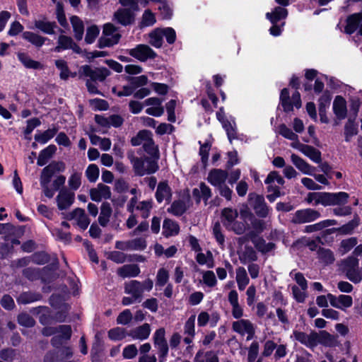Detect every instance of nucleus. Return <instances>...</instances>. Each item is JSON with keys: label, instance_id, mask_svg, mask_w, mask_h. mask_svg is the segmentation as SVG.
<instances>
[{"label": "nucleus", "instance_id": "nucleus-9", "mask_svg": "<svg viewBox=\"0 0 362 362\" xmlns=\"http://www.w3.org/2000/svg\"><path fill=\"white\" fill-rule=\"evenodd\" d=\"M248 201L257 216L266 218L269 215V209L267 206L263 196L251 193L248 196Z\"/></svg>", "mask_w": 362, "mask_h": 362}, {"label": "nucleus", "instance_id": "nucleus-50", "mask_svg": "<svg viewBox=\"0 0 362 362\" xmlns=\"http://www.w3.org/2000/svg\"><path fill=\"white\" fill-rule=\"evenodd\" d=\"M127 335H129V333L126 332V329L119 327L112 328L108 332V337L112 341L122 340Z\"/></svg>", "mask_w": 362, "mask_h": 362}, {"label": "nucleus", "instance_id": "nucleus-1", "mask_svg": "<svg viewBox=\"0 0 362 362\" xmlns=\"http://www.w3.org/2000/svg\"><path fill=\"white\" fill-rule=\"evenodd\" d=\"M228 177L227 171L213 169L208 174L207 181L218 191L221 196L229 201L231 199L233 191L226 185Z\"/></svg>", "mask_w": 362, "mask_h": 362}, {"label": "nucleus", "instance_id": "nucleus-33", "mask_svg": "<svg viewBox=\"0 0 362 362\" xmlns=\"http://www.w3.org/2000/svg\"><path fill=\"white\" fill-rule=\"evenodd\" d=\"M22 37L38 48L41 47L45 44L46 40H48L47 37H42L37 33L30 31L23 32L22 34Z\"/></svg>", "mask_w": 362, "mask_h": 362}, {"label": "nucleus", "instance_id": "nucleus-3", "mask_svg": "<svg viewBox=\"0 0 362 362\" xmlns=\"http://www.w3.org/2000/svg\"><path fill=\"white\" fill-rule=\"evenodd\" d=\"M42 332L47 337L54 335L51 343L53 346L59 348L71 338V327L70 325H65L56 327H45Z\"/></svg>", "mask_w": 362, "mask_h": 362}, {"label": "nucleus", "instance_id": "nucleus-56", "mask_svg": "<svg viewBox=\"0 0 362 362\" xmlns=\"http://www.w3.org/2000/svg\"><path fill=\"white\" fill-rule=\"evenodd\" d=\"M258 354L259 344L257 341H253L250 344L248 350V362H261L260 359H257Z\"/></svg>", "mask_w": 362, "mask_h": 362}, {"label": "nucleus", "instance_id": "nucleus-46", "mask_svg": "<svg viewBox=\"0 0 362 362\" xmlns=\"http://www.w3.org/2000/svg\"><path fill=\"white\" fill-rule=\"evenodd\" d=\"M318 259L325 264H332L334 262V255L332 250L320 248L317 252Z\"/></svg>", "mask_w": 362, "mask_h": 362}, {"label": "nucleus", "instance_id": "nucleus-24", "mask_svg": "<svg viewBox=\"0 0 362 362\" xmlns=\"http://www.w3.org/2000/svg\"><path fill=\"white\" fill-rule=\"evenodd\" d=\"M115 20L122 25H128L133 23L134 17L132 11L128 8H119L114 15Z\"/></svg>", "mask_w": 362, "mask_h": 362}, {"label": "nucleus", "instance_id": "nucleus-47", "mask_svg": "<svg viewBox=\"0 0 362 362\" xmlns=\"http://www.w3.org/2000/svg\"><path fill=\"white\" fill-rule=\"evenodd\" d=\"M252 242L256 249L262 253L271 252L274 249V243H266V241L262 238H256L253 240Z\"/></svg>", "mask_w": 362, "mask_h": 362}, {"label": "nucleus", "instance_id": "nucleus-54", "mask_svg": "<svg viewBox=\"0 0 362 362\" xmlns=\"http://www.w3.org/2000/svg\"><path fill=\"white\" fill-rule=\"evenodd\" d=\"M55 66L60 71L59 76L61 79L66 80L70 76V71L66 62L64 59H57L55 61Z\"/></svg>", "mask_w": 362, "mask_h": 362}, {"label": "nucleus", "instance_id": "nucleus-6", "mask_svg": "<svg viewBox=\"0 0 362 362\" xmlns=\"http://www.w3.org/2000/svg\"><path fill=\"white\" fill-rule=\"evenodd\" d=\"M233 332L241 337H246V339L250 341L254 338L255 334V327L249 320L240 319L232 323Z\"/></svg>", "mask_w": 362, "mask_h": 362}, {"label": "nucleus", "instance_id": "nucleus-19", "mask_svg": "<svg viewBox=\"0 0 362 362\" xmlns=\"http://www.w3.org/2000/svg\"><path fill=\"white\" fill-rule=\"evenodd\" d=\"M333 112L338 119H344L347 115L346 100L341 95H337L333 101Z\"/></svg>", "mask_w": 362, "mask_h": 362}, {"label": "nucleus", "instance_id": "nucleus-25", "mask_svg": "<svg viewBox=\"0 0 362 362\" xmlns=\"http://www.w3.org/2000/svg\"><path fill=\"white\" fill-rule=\"evenodd\" d=\"M151 327L148 323L132 329L129 332L130 336L134 340L143 341L148 338L151 333Z\"/></svg>", "mask_w": 362, "mask_h": 362}, {"label": "nucleus", "instance_id": "nucleus-13", "mask_svg": "<svg viewBox=\"0 0 362 362\" xmlns=\"http://www.w3.org/2000/svg\"><path fill=\"white\" fill-rule=\"evenodd\" d=\"M344 264L346 276L351 281L357 284L362 281V273L358 269V260L356 258L349 257Z\"/></svg>", "mask_w": 362, "mask_h": 362}, {"label": "nucleus", "instance_id": "nucleus-59", "mask_svg": "<svg viewBox=\"0 0 362 362\" xmlns=\"http://www.w3.org/2000/svg\"><path fill=\"white\" fill-rule=\"evenodd\" d=\"M202 280L204 284L209 287H214L217 284L215 274L213 271L208 270L203 273Z\"/></svg>", "mask_w": 362, "mask_h": 362}, {"label": "nucleus", "instance_id": "nucleus-27", "mask_svg": "<svg viewBox=\"0 0 362 362\" xmlns=\"http://www.w3.org/2000/svg\"><path fill=\"white\" fill-rule=\"evenodd\" d=\"M189 206V199L188 197L183 198L175 201L168 209V212L174 216H179L183 214Z\"/></svg>", "mask_w": 362, "mask_h": 362}, {"label": "nucleus", "instance_id": "nucleus-29", "mask_svg": "<svg viewBox=\"0 0 362 362\" xmlns=\"http://www.w3.org/2000/svg\"><path fill=\"white\" fill-rule=\"evenodd\" d=\"M34 27L45 34L52 35L54 33V28L57 27L55 22H51L46 18L35 20Z\"/></svg>", "mask_w": 362, "mask_h": 362}, {"label": "nucleus", "instance_id": "nucleus-57", "mask_svg": "<svg viewBox=\"0 0 362 362\" xmlns=\"http://www.w3.org/2000/svg\"><path fill=\"white\" fill-rule=\"evenodd\" d=\"M132 250L143 251L147 247L145 237H139L130 240Z\"/></svg>", "mask_w": 362, "mask_h": 362}, {"label": "nucleus", "instance_id": "nucleus-61", "mask_svg": "<svg viewBox=\"0 0 362 362\" xmlns=\"http://www.w3.org/2000/svg\"><path fill=\"white\" fill-rule=\"evenodd\" d=\"M86 175L90 182H95L99 177V168L95 164H90L86 170Z\"/></svg>", "mask_w": 362, "mask_h": 362}, {"label": "nucleus", "instance_id": "nucleus-11", "mask_svg": "<svg viewBox=\"0 0 362 362\" xmlns=\"http://www.w3.org/2000/svg\"><path fill=\"white\" fill-rule=\"evenodd\" d=\"M216 117L226 132L230 142L232 141V139H236V124L234 118H231L230 120L228 119L226 117L223 107H221L216 112Z\"/></svg>", "mask_w": 362, "mask_h": 362}, {"label": "nucleus", "instance_id": "nucleus-18", "mask_svg": "<svg viewBox=\"0 0 362 362\" xmlns=\"http://www.w3.org/2000/svg\"><path fill=\"white\" fill-rule=\"evenodd\" d=\"M291 160L296 168L303 174L314 175L316 168L310 165L305 160L294 153L291 156Z\"/></svg>", "mask_w": 362, "mask_h": 362}, {"label": "nucleus", "instance_id": "nucleus-48", "mask_svg": "<svg viewBox=\"0 0 362 362\" xmlns=\"http://www.w3.org/2000/svg\"><path fill=\"white\" fill-rule=\"evenodd\" d=\"M349 194L344 192H331V206L345 204L349 199Z\"/></svg>", "mask_w": 362, "mask_h": 362}, {"label": "nucleus", "instance_id": "nucleus-12", "mask_svg": "<svg viewBox=\"0 0 362 362\" xmlns=\"http://www.w3.org/2000/svg\"><path fill=\"white\" fill-rule=\"evenodd\" d=\"M127 53L141 62H146L148 59H153L156 57L155 52L149 46L143 44L128 49Z\"/></svg>", "mask_w": 362, "mask_h": 362}, {"label": "nucleus", "instance_id": "nucleus-42", "mask_svg": "<svg viewBox=\"0 0 362 362\" xmlns=\"http://www.w3.org/2000/svg\"><path fill=\"white\" fill-rule=\"evenodd\" d=\"M112 214V208L108 203H103L100 207V213L98 217V222L102 226H105L110 221Z\"/></svg>", "mask_w": 362, "mask_h": 362}, {"label": "nucleus", "instance_id": "nucleus-53", "mask_svg": "<svg viewBox=\"0 0 362 362\" xmlns=\"http://www.w3.org/2000/svg\"><path fill=\"white\" fill-rule=\"evenodd\" d=\"M257 259V254L251 247L245 248V251L240 256V260L243 264L255 262Z\"/></svg>", "mask_w": 362, "mask_h": 362}, {"label": "nucleus", "instance_id": "nucleus-43", "mask_svg": "<svg viewBox=\"0 0 362 362\" xmlns=\"http://www.w3.org/2000/svg\"><path fill=\"white\" fill-rule=\"evenodd\" d=\"M149 43L156 48H160L163 45V35L162 28H156L151 31L149 35Z\"/></svg>", "mask_w": 362, "mask_h": 362}, {"label": "nucleus", "instance_id": "nucleus-64", "mask_svg": "<svg viewBox=\"0 0 362 362\" xmlns=\"http://www.w3.org/2000/svg\"><path fill=\"white\" fill-rule=\"evenodd\" d=\"M107 258L117 264H122L127 261V255L120 251H112Z\"/></svg>", "mask_w": 362, "mask_h": 362}, {"label": "nucleus", "instance_id": "nucleus-35", "mask_svg": "<svg viewBox=\"0 0 362 362\" xmlns=\"http://www.w3.org/2000/svg\"><path fill=\"white\" fill-rule=\"evenodd\" d=\"M192 193L193 196L197 198V201L198 202H199L201 199H203L206 202L211 197V189L203 182L199 185V187L194 188Z\"/></svg>", "mask_w": 362, "mask_h": 362}, {"label": "nucleus", "instance_id": "nucleus-41", "mask_svg": "<svg viewBox=\"0 0 362 362\" xmlns=\"http://www.w3.org/2000/svg\"><path fill=\"white\" fill-rule=\"evenodd\" d=\"M17 57H18V60L27 69H40L42 67V64L39 62L32 59L25 53H18Z\"/></svg>", "mask_w": 362, "mask_h": 362}, {"label": "nucleus", "instance_id": "nucleus-63", "mask_svg": "<svg viewBox=\"0 0 362 362\" xmlns=\"http://www.w3.org/2000/svg\"><path fill=\"white\" fill-rule=\"evenodd\" d=\"M156 21L155 15L150 10H146L143 13L141 24L142 27H148L153 25Z\"/></svg>", "mask_w": 362, "mask_h": 362}, {"label": "nucleus", "instance_id": "nucleus-7", "mask_svg": "<svg viewBox=\"0 0 362 362\" xmlns=\"http://www.w3.org/2000/svg\"><path fill=\"white\" fill-rule=\"evenodd\" d=\"M120 38L116 28L112 23H106L103 26V35L100 39V47H111L117 44Z\"/></svg>", "mask_w": 362, "mask_h": 362}, {"label": "nucleus", "instance_id": "nucleus-52", "mask_svg": "<svg viewBox=\"0 0 362 362\" xmlns=\"http://www.w3.org/2000/svg\"><path fill=\"white\" fill-rule=\"evenodd\" d=\"M153 206V202L151 200L143 201L139 202L136 206V210L140 211L141 216L144 218H147L150 215V211Z\"/></svg>", "mask_w": 362, "mask_h": 362}, {"label": "nucleus", "instance_id": "nucleus-32", "mask_svg": "<svg viewBox=\"0 0 362 362\" xmlns=\"http://www.w3.org/2000/svg\"><path fill=\"white\" fill-rule=\"evenodd\" d=\"M180 232V226L178 223L171 219L166 218L163 224V235L166 237L177 235Z\"/></svg>", "mask_w": 362, "mask_h": 362}, {"label": "nucleus", "instance_id": "nucleus-44", "mask_svg": "<svg viewBox=\"0 0 362 362\" xmlns=\"http://www.w3.org/2000/svg\"><path fill=\"white\" fill-rule=\"evenodd\" d=\"M71 23L74 28V36L76 39L78 40H81L84 31L83 21L77 16H72L71 18Z\"/></svg>", "mask_w": 362, "mask_h": 362}, {"label": "nucleus", "instance_id": "nucleus-39", "mask_svg": "<svg viewBox=\"0 0 362 362\" xmlns=\"http://www.w3.org/2000/svg\"><path fill=\"white\" fill-rule=\"evenodd\" d=\"M195 259L199 264L206 265L207 268L211 269L214 267V259L212 252L210 250L206 251V254L201 251L197 253Z\"/></svg>", "mask_w": 362, "mask_h": 362}, {"label": "nucleus", "instance_id": "nucleus-15", "mask_svg": "<svg viewBox=\"0 0 362 362\" xmlns=\"http://www.w3.org/2000/svg\"><path fill=\"white\" fill-rule=\"evenodd\" d=\"M327 298L332 307L341 310H345L346 308H350L353 304V299L351 296L341 294L336 296L332 293H328Z\"/></svg>", "mask_w": 362, "mask_h": 362}, {"label": "nucleus", "instance_id": "nucleus-5", "mask_svg": "<svg viewBox=\"0 0 362 362\" xmlns=\"http://www.w3.org/2000/svg\"><path fill=\"white\" fill-rule=\"evenodd\" d=\"M153 286V282L151 279H146L141 282L137 280H131L125 282L124 289L126 294L134 296L139 303L142 299L144 291H150Z\"/></svg>", "mask_w": 362, "mask_h": 362}, {"label": "nucleus", "instance_id": "nucleus-4", "mask_svg": "<svg viewBox=\"0 0 362 362\" xmlns=\"http://www.w3.org/2000/svg\"><path fill=\"white\" fill-rule=\"evenodd\" d=\"M238 214L237 210L230 208H225L221 212V222L223 226L236 234L240 235L245 231V226L243 223L237 221Z\"/></svg>", "mask_w": 362, "mask_h": 362}, {"label": "nucleus", "instance_id": "nucleus-2", "mask_svg": "<svg viewBox=\"0 0 362 362\" xmlns=\"http://www.w3.org/2000/svg\"><path fill=\"white\" fill-rule=\"evenodd\" d=\"M127 158L133 165L134 171L136 175L143 176L154 173L158 168L155 158H137L133 152H129Z\"/></svg>", "mask_w": 362, "mask_h": 362}, {"label": "nucleus", "instance_id": "nucleus-62", "mask_svg": "<svg viewBox=\"0 0 362 362\" xmlns=\"http://www.w3.org/2000/svg\"><path fill=\"white\" fill-rule=\"evenodd\" d=\"M356 238H350L346 240H343L341 242L339 250L343 253H346L351 250L357 244Z\"/></svg>", "mask_w": 362, "mask_h": 362}, {"label": "nucleus", "instance_id": "nucleus-58", "mask_svg": "<svg viewBox=\"0 0 362 362\" xmlns=\"http://www.w3.org/2000/svg\"><path fill=\"white\" fill-rule=\"evenodd\" d=\"M169 279V273L165 268L158 269L156 274V284L158 286L162 287L165 285Z\"/></svg>", "mask_w": 362, "mask_h": 362}, {"label": "nucleus", "instance_id": "nucleus-40", "mask_svg": "<svg viewBox=\"0 0 362 362\" xmlns=\"http://www.w3.org/2000/svg\"><path fill=\"white\" fill-rule=\"evenodd\" d=\"M238 286L240 291H243L250 282L249 277L246 269L244 267H240L236 269L235 277Z\"/></svg>", "mask_w": 362, "mask_h": 362}, {"label": "nucleus", "instance_id": "nucleus-16", "mask_svg": "<svg viewBox=\"0 0 362 362\" xmlns=\"http://www.w3.org/2000/svg\"><path fill=\"white\" fill-rule=\"evenodd\" d=\"M293 336L296 340L309 348L316 346L319 341L318 335L315 332L308 334L305 332L294 331Z\"/></svg>", "mask_w": 362, "mask_h": 362}, {"label": "nucleus", "instance_id": "nucleus-55", "mask_svg": "<svg viewBox=\"0 0 362 362\" xmlns=\"http://www.w3.org/2000/svg\"><path fill=\"white\" fill-rule=\"evenodd\" d=\"M357 133L358 128L356 124L351 119H349L344 127L345 140L349 141L350 139L357 134Z\"/></svg>", "mask_w": 362, "mask_h": 362}, {"label": "nucleus", "instance_id": "nucleus-30", "mask_svg": "<svg viewBox=\"0 0 362 362\" xmlns=\"http://www.w3.org/2000/svg\"><path fill=\"white\" fill-rule=\"evenodd\" d=\"M287 16V9L281 6H276L271 12L266 13L267 18L272 24H277L281 20L285 19Z\"/></svg>", "mask_w": 362, "mask_h": 362}, {"label": "nucleus", "instance_id": "nucleus-36", "mask_svg": "<svg viewBox=\"0 0 362 362\" xmlns=\"http://www.w3.org/2000/svg\"><path fill=\"white\" fill-rule=\"evenodd\" d=\"M56 151L57 147L53 144L49 145L47 147L42 150L37 158V165L40 166L45 165L55 153Z\"/></svg>", "mask_w": 362, "mask_h": 362}, {"label": "nucleus", "instance_id": "nucleus-21", "mask_svg": "<svg viewBox=\"0 0 362 362\" xmlns=\"http://www.w3.org/2000/svg\"><path fill=\"white\" fill-rule=\"evenodd\" d=\"M74 200V194L66 189L61 190L57 197V206L59 209L64 210L69 208Z\"/></svg>", "mask_w": 362, "mask_h": 362}, {"label": "nucleus", "instance_id": "nucleus-28", "mask_svg": "<svg viewBox=\"0 0 362 362\" xmlns=\"http://www.w3.org/2000/svg\"><path fill=\"white\" fill-rule=\"evenodd\" d=\"M72 49L76 52H79V47L73 42L70 37L60 35L58 38V45L54 49L56 52H61L63 50Z\"/></svg>", "mask_w": 362, "mask_h": 362}, {"label": "nucleus", "instance_id": "nucleus-22", "mask_svg": "<svg viewBox=\"0 0 362 362\" xmlns=\"http://www.w3.org/2000/svg\"><path fill=\"white\" fill-rule=\"evenodd\" d=\"M70 219H74L78 227L82 230H86L90 224V220L82 209L77 208L69 214Z\"/></svg>", "mask_w": 362, "mask_h": 362}, {"label": "nucleus", "instance_id": "nucleus-17", "mask_svg": "<svg viewBox=\"0 0 362 362\" xmlns=\"http://www.w3.org/2000/svg\"><path fill=\"white\" fill-rule=\"evenodd\" d=\"M90 199L94 202H100L102 199H107L111 197V191L110 187L98 184L95 188H93L90 191Z\"/></svg>", "mask_w": 362, "mask_h": 362}, {"label": "nucleus", "instance_id": "nucleus-51", "mask_svg": "<svg viewBox=\"0 0 362 362\" xmlns=\"http://www.w3.org/2000/svg\"><path fill=\"white\" fill-rule=\"evenodd\" d=\"M143 148L147 153L150 154L153 157L158 158V148L151 138V134L149 131L148 137L145 139L143 144Z\"/></svg>", "mask_w": 362, "mask_h": 362}, {"label": "nucleus", "instance_id": "nucleus-60", "mask_svg": "<svg viewBox=\"0 0 362 362\" xmlns=\"http://www.w3.org/2000/svg\"><path fill=\"white\" fill-rule=\"evenodd\" d=\"M278 133L284 138L289 140H297L298 136L291 129L287 127L285 124H281L278 127Z\"/></svg>", "mask_w": 362, "mask_h": 362}, {"label": "nucleus", "instance_id": "nucleus-37", "mask_svg": "<svg viewBox=\"0 0 362 362\" xmlns=\"http://www.w3.org/2000/svg\"><path fill=\"white\" fill-rule=\"evenodd\" d=\"M57 132L58 128L54 126L42 132H39L35 134V140L40 144H45L51 140Z\"/></svg>", "mask_w": 362, "mask_h": 362}, {"label": "nucleus", "instance_id": "nucleus-26", "mask_svg": "<svg viewBox=\"0 0 362 362\" xmlns=\"http://www.w3.org/2000/svg\"><path fill=\"white\" fill-rule=\"evenodd\" d=\"M140 273L141 270L139 265L134 264L123 265L117 270L118 276L123 279L136 277Z\"/></svg>", "mask_w": 362, "mask_h": 362}, {"label": "nucleus", "instance_id": "nucleus-38", "mask_svg": "<svg viewBox=\"0 0 362 362\" xmlns=\"http://www.w3.org/2000/svg\"><path fill=\"white\" fill-rule=\"evenodd\" d=\"M194 362H219L216 353L214 351L204 352L199 350L195 355Z\"/></svg>", "mask_w": 362, "mask_h": 362}, {"label": "nucleus", "instance_id": "nucleus-49", "mask_svg": "<svg viewBox=\"0 0 362 362\" xmlns=\"http://www.w3.org/2000/svg\"><path fill=\"white\" fill-rule=\"evenodd\" d=\"M302 153L315 163H320L321 162L320 152L311 146L307 145Z\"/></svg>", "mask_w": 362, "mask_h": 362}, {"label": "nucleus", "instance_id": "nucleus-23", "mask_svg": "<svg viewBox=\"0 0 362 362\" xmlns=\"http://www.w3.org/2000/svg\"><path fill=\"white\" fill-rule=\"evenodd\" d=\"M362 25V12L361 13H354L349 16L346 19V25L344 32L347 34L354 33L358 28L360 29Z\"/></svg>", "mask_w": 362, "mask_h": 362}, {"label": "nucleus", "instance_id": "nucleus-20", "mask_svg": "<svg viewBox=\"0 0 362 362\" xmlns=\"http://www.w3.org/2000/svg\"><path fill=\"white\" fill-rule=\"evenodd\" d=\"M358 224H359V218L358 216H356L353 220H351L346 224H344L339 228H333L325 230L324 231V233L329 235L334 232H338L340 234H343V235L351 234L353 233L354 230L358 226Z\"/></svg>", "mask_w": 362, "mask_h": 362}, {"label": "nucleus", "instance_id": "nucleus-8", "mask_svg": "<svg viewBox=\"0 0 362 362\" xmlns=\"http://www.w3.org/2000/svg\"><path fill=\"white\" fill-rule=\"evenodd\" d=\"M281 104L286 112L291 111L293 107L300 108L301 107L300 95L298 91H295L291 99L289 97L288 90L284 88L280 94Z\"/></svg>", "mask_w": 362, "mask_h": 362}, {"label": "nucleus", "instance_id": "nucleus-31", "mask_svg": "<svg viewBox=\"0 0 362 362\" xmlns=\"http://www.w3.org/2000/svg\"><path fill=\"white\" fill-rule=\"evenodd\" d=\"M171 189L168 185L165 182H160L157 187L156 198L158 202L161 203L163 201L169 202L171 198Z\"/></svg>", "mask_w": 362, "mask_h": 362}, {"label": "nucleus", "instance_id": "nucleus-14", "mask_svg": "<svg viewBox=\"0 0 362 362\" xmlns=\"http://www.w3.org/2000/svg\"><path fill=\"white\" fill-rule=\"evenodd\" d=\"M81 72L93 81H103L110 74V71L105 67L92 69L88 65L81 68Z\"/></svg>", "mask_w": 362, "mask_h": 362}, {"label": "nucleus", "instance_id": "nucleus-34", "mask_svg": "<svg viewBox=\"0 0 362 362\" xmlns=\"http://www.w3.org/2000/svg\"><path fill=\"white\" fill-rule=\"evenodd\" d=\"M337 224V221L334 219H326L321 221L315 224L306 226L304 228L305 233H313L316 231L322 230L326 228Z\"/></svg>", "mask_w": 362, "mask_h": 362}, {"label": "nucleus", "instance_id": "nucleus-10", "mask_svg": "<svg viewBox=\"0 0 362 362\" xmlns=\"http://www.w3.org/2000/svg\"><path fill=\"white\" fill-rule=\"evenodd\" d=\"M320 216V213L315 209H300L295 212L292 218V222L298 224L305 223L313 222L318 219Z\"/></svg>", "mask_w": 362, "mask_h": 362}, {"label": "nucleus", "instance_id": "nucleus-45", "mask_svg": "<svg viewBox=\"0 0 362 362\" xmlns=\"http://www.w3.org/2000/svg\"><path fill=\"white\" fill-rule=\"evenodd\" d=\"M41 298L40 293L25 292L21 293L17 298L20 304H28L39 300Z\"/></svg>", "mask_w": 362, "mask_h": 362}]
</instances>
